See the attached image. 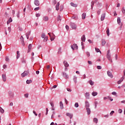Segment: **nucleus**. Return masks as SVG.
I'll use <instances>...</instances> for the list:
<instances>
[{"label":"nucleus","mask_w":125,"mask_h":125,"mask_svg":"<svg viewBox=\"0 0 125 125\" xmlns=\"http://www.w3.org/2000/svg\"><path fill=\"white\" fill-rule=\"evenodd\" d=\"M29 75V72L28 71H25L23 73L21 74L22 78H24L26 77V76H28Z\"/></svg>","instance_id":"f257e3e1"},{"label":"nucleus","mask_w":125,"mask_h":125,"mask_svg":"<svg viewBox=\"0 0 125 125\" xmlns=\"http://www.w3.org/2000/svg\"><path fill=\"white\" fill-rule=\"evenodd\" d=\"M71 27L72 29H74V30H76L77 29V25H76V24L74 23L71 22L70 23Z\"/></svg>","instance_id":"f03ea898"},{"label":"nucleus","mask_w":125,"mask_h":125,"mask_svg":"<svg viewBox=\"0 0 125 125\" xmlns=\"http://www.w3.org/2000/svg\"><path fill=\"white\" fill-rule=\"evenodd\" d=\"M8 95L9 97H10V98H13L14 96V94L12 92L10 91L8 92Z\"/></svg>","instance_id":"7ed1b4c3"},{"label":"nucleus","mask_w":125,"mask_h":125,"mask_svg":"<svg viewBox=\"0 0 125 125\" xmlns=\"http://www.w3.org/2000/svg\"><path fill=\"white\" fill-rule=\"evenodd\" d=\"M78 45L76 44H73L71 45V48L74 50V49H78Z\"/></svg>","instance_id":"20e7f679"},{"label":"nucleus","mask_w":125,"mask_h":125,"mask_svg":"<svg viewBox=\"0 0 125 125\" xmlns=\"http://www.w3.org/2000/svg\"><path fill=\"white\" fill-rule=\"evenodd\" d=\"M106 57H107L108 60H109V61H110V62L111 63H112V62H113V61H112V60L111 59V55H110L109 54H107Z\"/></svg>","instance_id":"39448f33"},{"label":"nucleus","mask_w":125,"mask_h":125,"mask_svg":"<svg viewBox=\"0 0 125 125\" xmlns=\"http://www.w3.org/2000/svg\"><path fill=\"white\" fill-rule=\"evenodd\" d=\"M49 18L48 17L45 16L43 17V21H44V22H47L49 20Z\"/></svg>","instance_id":"423d86ee"},{"label":"nucleus","mask_w":125,"mask_h":125,"mask_svg":"<svg viewBox=\"0 0 125 125\" xmlns=\"http://www.w3.org/2000/svg\"><path fill=\"white\" fill-rule=\"evenodd\" d=\"M62 74L63 77H64L66 80H68V79H69V76H68L67 73L63 72Z\"/></svg>","instance_id":"0eeeda50"},{"label":"nucleus","mask_w":125,"mask_h":125,"mask_svg":"<svg viewBox=\"0 0 125 125\" xmlns=\"http://www.w3.org/2000/svg\"><path fill=\"white\" fill-rule=\"evenodd\" d=\"M34 4H35L36 6H39L40 5V1H39V0H34Z\"/></svg>","instance_id":"6e6552de"},{"label":"nucleus","mask_w":125,"mask_h":125,"mask_svg":"<svg viewBox=\"0 0 125 125\" xmlns=\"http://www.w3.org/2000/svg\"><path fill=\"white\" fill-rule=\"evenodd\" d=\"M124 80H125V77L123 76L121 79L118 81L117 83H118V84H121V83L124 81Z\"/></svg>","instance_id":"1a4fd4ad"},{"label":"nucleus","mask_w":125,"mask_h":125,"mask_svg":"<svg viewBox=\"0 0 125 125\" xmlns=\"http://www.w3.org/2000/svg\"><path fill=\"white\" fill-rule=\"evenodd\" d=\"M50 40L52 42V41H54V39H55V35L54 34L52 33V36L50 37Z\"/></svg>","instance_id":"9d476101"},{"label":"nucleus","mask_w":125,"mask_h":125,"mask_svg":"<svg viewBox=\"0 0 125 125\" xmlns=\"http://www.w3.org/2000/svg\"><path fill=\"white\" fill-rule=\"evenodd\" d=\"M2 79L3 82H6V75L5 74H2Z\"/></svg>","instance_id":"9b49d317"},{"label":"nucleus","mask_w":125,"mask_h":125,"mask_svg":"<svg viewBox=\"0 0 125 125\" xmlns=\"http://www.w3.org/2000/svg\"><path fill=\"white\" fill-rule=\"evenodd\" d=\"M106 16V15L105 14V13L103 14L102 15V16L101 17V21H103V20H104L105 19V17Z\"/></svg>","instance_id":"f8f14e48"},{"label":"nucleus","mask_w":125,"mask_h":125,"mask_svg":"<svg viewBox=\"0 0 125 125\" xmlns=\"http://www.w3.org/2000/svg\"><path fill=\"white\" fill-rule=\"evenodd\" d=\"M28 48V49L27 50V52L29 53L30 51H31V50H32V44H29Z\"/></svg>","instance_id":"ddd939ff"},{"label":"nucleus","mask_w":125,"mask_h":125,"mask_svg":"<svg viewBox=\"0 0 125 125\" xmlns=\"http://www.w3.org/2000/svg\"><path fill=\"white\" fill-rule=\"evenodd\" d=\"M86 110L87 111V115H90L91 111L90 108L89 107L86 108Z\"/></svg>","instance_id":"4468645a"},{"label":"nucleus","mask_w":125,"mask_h":125,"mask_svg":"<svg viewBox=\"0 0 125 125\" xmlns=\"http://www.w3.org/2000/svg\"><path fill=\"white\" fill-rule=\"evenodd\" d=\"M107 73L108 77H110V78H113V74H112V73H111V72L108 71L107 72Z\"/></svg>","instance_id":"2eb2a0df"},{"label":"nucleus","mask_w":125,"mask_h":125,"mask_svg":"<svg viewBox=\"0 0 125 125\" xmlns=\"http://www.w3.org/2000/svg\"><path fill=\"white\" fill-rule=\"evenodd\" d=\"M89 103L87 101H85V107L86 108H89Z\"/></svg>","instance_id":"dca6fc26"},{"label":"nucleus","mask_w":125,"mask_h":125,"mask_svg":"<svg viewBox=\"0 0 125 125\" xmlns=\"http://www.w3.org/2000/svg\"><path fill=\"white\" fill-rule=\"evenodd\" d=\"M81 41H82V42H85V36L84 35L82 36Z\"/></svg>","instance_id":"f3484780"},{"label":"nucleus","mask_w":125,"mask_h":125,"mask_svg":"<svg viewBox=\"0 0 125 125\" xmlns=\"http://www.w3.org/2000/svg\"><path fill=\"white\" fill-rule=\"evenodd\" d=\"M60 108L62 110V109H64V106L63 105V103H62V102H60Z\"/></svg>","instance_id":"a211bd4d"},{"label":"nucleus","mask_w":125,"mask_h":125,"mask_svg":"<svg viewBox=\"0 0 125 125\" xmlns=\"http://www.w3.org/2000/svg\"><path fill=\"white\" fill-rule=\"evenodd\" d=\"M60 5V4L59 3V2H58L56 4V10L58 11L59 10V6Z\"/></svg>","instance_id":"6ab92c4d"},{"label":"nucleus","mask_w":125,"mask_h":125,"mask_svg":"<svg viewBox=\"0 0 125 125\" xmlns=\"http://www.w3.org/2000/svg\"><path fill=\"white\" fill-rule=\"evenodd\" d=\"M66 116H67L68 117H69L70 119H72V118H73V114L71 113H67Z\"/></svg>","instance_id":"aec40b11"},{"label":"nucleus","mask_w":125,"mask_h":125,"mask_svg":"<svg viewBox=\"0 0 125 125\" xmlns=\"http://www.w3.org/2000/svg\"><path fill=\"white\" fill-rule=\"evenodd\" d=\"M63 64L65 67H69V64H68V62L66 61L63 62Z\"/></svg>","instance_id":"412c9836"},{"label":"nucleus","mask_w":125,"mask_h":125,"mask_svg":"<svg viewBox=\"0 0 125 125\" xmlns=\"http://www.w3.org/2000/svg\"><path fill=\"white\" fill-rule=\"evenodd\" d=\"M82 19L84 20L85 19V17H86V14L83 13L82 15Z\"/></svg>","instance_id":"4be33fe9"},{"label":"nucleus","mask_w":125,"mask_h":125,"mask_svg":"<svg viewBox=\"0 0 125 125\" xmlns=\"http://www.w3.org/2000/svg\"><path fill=\"white\" fill-rule=\"evenodd\" d=\"M70 5H71V6H73V7H77V6H78V5H77V4H75L73 2H71Z\"/></svg>","instance_id":"5701e85b"},{"label":"nucleus","mask_w":125,"mask_h":125,"mask_svg":"<svg viewBox=\"0 0 125 125\" xmlns=\"http://www.w3.org/2000/svg\"><path fill=\"white\" fill-rule=\"evenodd\" d=\"M12 21V19H11V18H10L7 21V24L8 25V24H9V23H11Z\"/></svg>","instance_id":"b1692460"},{"label":"nucleus","mask_w":125,"mask_h":125,"mask_svg":"<svg viewBox=\"0 0 125 125\" xmlns=\"http://www.w3.org/2000/svg\"><path fill=\"white\" fill-rule=\"evenodd\" d=\"M85 97L87 99H89V93H85Z\"/></svg>","instance_id":"393cba45"},{"label":"nucleus","mask_w":125,"mask_h":125,"mask_svg":"<svg viewBox=\"0 0 125 125\" xmlns=\"http://www.w3.org/2000/svg\"><path fill=\"white\" fill-rule=\"evenodd\" d=\"M102 44L103 46H104V44H106V41H105L104 40H102Z\"/></svg>","instance_id":"a878e982"},{"label":"nucleus","mask_w":125,"mask_h":125,"mask_svg":"<svg viewBox=\"0 0 125 125\" xmlns=\"http://www.w3.org/2000/svg\"><path fill=\"white\" fill-rule=\"evenodd\" d=\"M94 123H95V124H97L98 123V119L97 118H94L93 119Z\"/></svg>","instance_id":"bb28decb"},{"label":"nucleus","mask_w":125,"mask_h":125,"mask_svg":"<svg viewBox=\"0 0 125 125\" xmlns=\"http://www.w3.org/2000/svg\"><path fill=\"white\" fill-rule=\"evenodd\" d=\"M97 94H98V93H97L96 92H93L92 93V95H93V96H96V95H97Z\"/></svg>","instance_id":"cd10ccee"},{"label":"nucleus","mask_w":125,"mask_h":125,"mask_svg":"<svg viewBox=\"0 0 125 125\" xmlns=\"http://www.w3.org/2000/svg\"><path fill=\"white\" fill-rule=\"evenodd\" d=\"M0 112L1 113V114H3L4 113V110L1 108V107L0 106Z\"/></svg>","instance_id":"c85d7f7f"},{"label":"nucleus","mask_w":125,"mask_h":125,"mask_svg":"<svg viewBox=\"0 0 125 125\" xmlns=\"http://www.w3.org/2000/svg\"><path fill=\"white\" fill-rule=\"evenodd\" d=\"M77 77L74 76L73 81H74L75 83H77Z\"/></svg>","instance_id":"c756f323"},{"label":"nucleus","mask_w":125,"mask_h":125,"mask_svg":"<svg viewBox=\"0 0 125 125\" xmlns=\"http://www.w3.org/2000/svg\"><path fill=\"white\" fill-rule=\"evenodd\" d=\"M106 34L108 37L110 36V30H109V28H108L106 30Z\"/></svg>","instance_id":"7c9ffc66"},{"label":"nucleus","mask_w":125,"mask_h":125,"mask_svg":"<svg viewBox=\"0 0 125 125\" xmlns=\"http://www.w3.org/2000/svg\"><path fill=\"white\" fill-rule=\"evenodd\" d=\"M117 23L118 24H121V18L120 17L117 18Z\"/></svg>","instance_id":"2f4dec72"},{"label":"nucleus","mask_w":125,"mask_h":125,"mask_svg":"<svg viewBox=\"0 0 125 125\" xmlns=\"http://www.w3.org/2000/svg\"><path fill=\"white\" fill-rule=\"evenodd\" d=\"M57 20L58 21H61V20H62V18L61 17V16H58L57 18Z\"/></svg>","instance_id":"473e14b6"},{"label":"nucleus","mask_w":125,"mask_h":125,"mask_svg":"<svg viewBox=\"0 0 125 125\" xmlns=\"http://www.w3.org/2000/svg\"><path fill=\"white\" fill-rule=\"evenodd\" d=\"M89 84L91 85H93V84H94V82H93V81H91V80H90L89 81Z\"/></svg>","instance_id":"72a5a7b5"},{"label":"nucleus","mask_w":125,"mask_h":125,"mask_svg":"<svg viewBox=\"0 0 125 125\" xmlns=\"http://www.w3.org/2000/svg\"><path fill=\"white\" fill-rule=\"evenodd\" d=\"M63 8H64V6L61 5L60 6V11H62V10H63Z\"/></svg>","instance_id":"f704fd0d"},{"label":"nucleus","mask_w":125,"mask_h":125,"mask_svg":"<svg viewBox=\"0 0 125 125\" xmlns=\"http://www.w3.org/2000/svg\"><path fill=\"white\" fill-rule=\"evenodd\" d=\"M48 40V37H45L44 38L43 42H46V41Z\"/></svg>","instance_id":"c9c22d12"},{"label":"nucleus","mask_w":125,"mask_h":125,"mask_svg":"<svg viewBox=\"0 0 125 125\" xmlns=\"http://www.w3.org/2000/svg\"><path fill=\"white\" fill-rule=\"evenodd\" d=\"M95 50L96 52H100V53H101V51H100V50L99 48H95Z\"/></svg>","instance_id":"e433bc0d"},{"label":"nucleus","mask_w":125,"mask_h":125,"mask_svg":"<svg viewBox=\"0 0 125 125\" xmlns=\"http://www.w3.org/2000/svg\"><path fill=\"white\" fill-rule=\"evenodd\" d=\"M41 37L42 39H44V38L47 36H45V34H44V33H42L41 35Z\"/></svg>","instance_id":"4c0bfd02"},{"label":"nucleus","mask_w":125,"mask_h":125,"mask_svg":"<svg viewBox=\"0 0 125 125\" xmlns=\"http://www.w3.org/2000/svg\"><path fill=\"white\" fill-rule=\"evenodd\" d=\"M32 83V80H27L26 81V83L29 84V83Z\"/></svg>","instance_id":"58836bf2"},{"label":"nucleus","mask_w":125,"mask_h":125,"mask_svg":"<svg viewBox=\"0 0 125 125\" xmlns=\"http://www.w3.org/2000/svg\"><path fill=\"white\" fill-rule=\"evenodd\" d=\"M97 69H98V70H101L102 69V67H101V66L100 65H98L97 66Z\"/></svg>","instance_id":"ea45409f"},{"label":"nucleus","mask_w":125,"mask_h":125,"mask_svg":"<svg viewBox=\"0 0 125 125\" xmlns=\"http://www.w3.org/2000/svg\"><path fill=\"white\" fill-rule=\"evenodd\" d=\"M75 107H76V108H78V107H79V103H76L75 104Z\"/></svg>","instance_id":"a19ab883"},{"label":"nucleus","mask_w":125,"mask_h":125,"mask_svg":"<svg viewBox=\"0 0 125 125\" xmlns=\"http://www.w3.org/2000/svg\"><path fill=\"white\" fill-rule=\"evenodd\" d=\"M20 40H21V42H24V38H23V36H21V37Z\"/></svg>","instance_id":"79ce46f5"},{"label":"nucleus","mask_w":125,"mask_h":125,"mask_svg":"<svg viewBox=\"0 0 125 125\" xmlns=\"http://www.w3.org/2000/svg\"><path fill=\"white\" fill-rule=\"evenodd\" d=\"M122 13H123V14H124V15H125V8H123L122 10Z\"/></svg>","instance_id":"37998d69"},{"label":"nucleus","mask_w":125,"mask_h":125,"mask_svg":"<svg viewBox=\"0 0 125 125\" xmlns=\"http://www.w3.org/2000/svg\"><path fill=\"white\" fill-rule=\"evenodd\" d=\"M118 112L120 114H122V113H123V110H122V109H119Z\"/></svg>","instance_id":"c03bdc74"},{"label":"nucleus","mask_w":125,"mask_h":125,"mask_svg":"<svg viewBox=\"0 0 125 125\" xmlns=\"http://www.w3.org/2000/svg\"><path fill=\"white\" fill-rule=\"evenodd\" d=\"M93 5H94V2L92 1L91 2V9H92L93 8Z\"/></svg>","instance_id":"a18cd8bd"},{"label":"nucleus","mask_w":125,"mask_h":125,"mask_svg":"<svg viewBox=\"0 0 125 125\" xmlns=\"http://www.w3.org/2000/svg\"><path fill=\"white\" fill-rule=\"evenodd\" d=\"M86 54L87 56H88V57H89V56H90V54L89 53V52H87L86 53Z\"/></svg>","instance_id":"49530a36"},{"label":"nucleus","mask_w":125,"mask_h":125,"mask_svg":"<svg viewBox=\"0 0 125 125\" xmlns=\"http://www.w3.org/2000/svg\"><path fill=\"white\" fill-rule=\"evenodd\" d=\"M95 109H96L97 108V104H98V103L97 102H95Z\"/></svg>","instance_id":"de8ad7c7"},{"label":"nucleus","mask_w":125,"mask_h":125,"mask_svg":"<svg viewBox=\"0 0 125 125\" xmlns=\"http://www.w3.org/2000/svg\"><path fill=\"white\" fill-rule=\"evenodd\" d=\"M24 97H25L26 98H28V97H29V94H24Z\"/></svg>","instance_id":"09e8293b"},{"label":"nucleus","mask_w":125,"mask_h":125,"mask_svg":"<svg viewBox=\"0 0 125 125\" xmlns=\"http://www.w3.org/2000/svg\"><path fill=\"white\" fill-rule=\"evenodd\" d=\"M8 30L9 32V33H10V32H11V27H8Z\"/></svg>","instance_id":"8fccbe9b"},{"label":"nucleus","mask_w":125,"mask_h":125,"mask_svg":"<svg viewBox=\"0 0 125 125\" xmlns=\"http://www.w3.org/2000/svg\"><path fill=\"white\" fill-rule=\"evenodd\" d=\"M36 17H40V16H41V14L40 13L36 14Z\"/></svg>","instance_id":"3c124183"},{"label":"nucleus","mask_w":125,"mask_h":125,"mask_svg":"<svg viewBox=\"0 0 125 125\" xmlns=\"http://www.w3.org/2000/svg\"><path fill=\"white\" fill-rule=\"evenodd\" d=\"M114 113H115V111H112L110 112V116H113V114H114Z\"/></svg>","instance_id":"603ef678"},{"label":"nucleus","mask_w":125,"mask_h":125,"mask_svg":"<svg viewBox=\"0 0 125 125\" xmlns=\"http://www.w3.org/2000/svg\"><path fill=\"white\" fill-rule=\"evenodd\" d=\"M39 9H40V7H39L35 8L34 9V10H35V11H37L39 10Z\"/></svg>","instance_id":"864d4df0"},{"label":"nucleus","mask_w":125,"mask_h":125,"mask_svg":"<svg viewBox=\"0 0 125 125\" xmlns=\"http://www.w3.org/2000/svg\"><path fill=\"white\" fill-rule=\"evenodd\" d=\"M5 61H7V62L9 61V58H8V57H6Z\"/></svg>","instance_id":"5fc2aeb1"},{"label":"nucleus","mask_w":125,"mask_h":125,"mask_svg":"<svg viewBox=\"0 0 125 125\" xmlns=\"http://www.w3.org/2000/svg\"><path fill=\"white\" fill-rule=\"evenodd\" d=\"M58 53H59V54L61 53V48H60L59 49V51H58Z\"/></svg>","instance_id":"6e6d98bb"},{"label":"nucleus","mask_w":125,"mask_h":125,"mask_svg":"<svg viewBox=\"0 0 125 125\" xmlns=\"http://www.w3.org/2000/svg\"><path fill=\"white\" fill-rule=\"evenodd\" d=\"M65 28L66 29V30H67V31H69V26L66 25V26H65Z\"/></svg>","instance_id":"4d7b16f0"},{"label":"nucleus","mask_w":125,"mask_h":125,"mask_svg":"<svg viewBox=\"0 0 125 125\" xmlns=\"http://www.w3.org/2000/svg\"><path fill=\"white\" fill-rule=\"evenodd\" d=\"M33 113L35 115V116H38V114L36 112L35 110L33 111Z\"/></svg>","instance_id":"13d9d810"},{"label":"nucleus","mask_w":125,"mask_h":125,"mask_svg":"<svg viewBox=\"0 0 125 125\" xmlns=\"http://www.w3.org/2000/svg\"><path fill=\"white\" fill-rule=\"evenodd\" d=\"M31 34V32H27L26 34V36H30Z\"/></svg>","instance_id":"bf43d9fd"},{"label":"nucleus","mask_w":125,"mask_h":125,"mask_svg":"<svg viewBox=\"0 0 125 125\" xmlns=\"http://www.w3.org/2000/svg\"><path fill=\"white\" fill-rule=\"evenodd\" d=\"M112 94L113 95H117V92H113L112 93Z\"/></svg>","instance_id":"052dcab7"},{"label":"nucleus","mask_w":125,"mask_h":125,"mask_svg":"<svg viewBox=\"0 0 125 125\" xmlns=\"http://www.w3.org/2000/svg\"><path fill=\"white\" fill-rule=\"evenodd\" d=\"M67 91H69L70 92H71V91H72V90L69 88H67Z\"/></svg>","instance_id":"680f3d73"},{"label":"nucleus","mask_w":125,"mask_h":125,"mask_svg":"<svg viewBox=\"0 0 125 125\" xmlns=\"http://www.w3.org/2000/svg\"><path fill=\"white\" fill-rule=\"evenodd\" d=\"M56 0H53V3H54V4H56Z\"/></svg>","instance_id":"e2e57ef3"},{"label":"nucleus","mask_w":125,"mask_h":125,"mask_svg":"<svg viewBox=\"0 0 125 125\" xmlns=\"http://www.w3.org/2000/svg\"><path fill=\"white\" fill-rule=\"evenodd\" d=\"M22 63H25V60L24 58L21 59Z\"/></svg>","instance_id":"0e129e2a"},{"label":"nucleus","mask_w":125,"mask_h":125,"mask_svg":"<svg viewBox=\"0 0 125 125\" xmlns=\"http://www.w3.org/2000/svg\"><path fill=\"white\" fill-rule=\"evenodd\" d=\"M88 64H89L90 65H91V64H92V62L91 61H88Z\"/></svg>","instance_id":"69168bd1"},{"label":"nucleus","mask_w":125,"mask_h":125,"mask_svg":"<svg viewBox=\"0 0 125 125\" xmlns=\"http://www.w3.org/2000/svg\"><path fill=\"white\" fill-rule=\"evenodd\" d=\"M108 98L110 100V101H113V99H111V97H108Z\"/></svg>","instance_id":"338daca9"},{"label":"nucleus","mask_w":125,"mask_h":125,"mask_svg":"<svg viewBox=\"0 0 125 125\" xmlns=\"http://www.w3.org/2000/svg\"><path fill=\"white\" fill-rule=\"evenodd\" d=\"M65 103H66V104H68V101L66 99H65Z\"/></svg>","instance_id":"774afa93"}]
</instances>
